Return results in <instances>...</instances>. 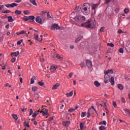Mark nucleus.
Segmentation results:
<instances>
[{"label": "nucleus", "instance_id": "obj_45", "mask_svg": "<svg viewBox=\"0 0 130 130\" xmlns=\"http://www.w3.org/2000/svg\"><path fill=\"white\" fill-rule=\"evenodd\" d=\"M121 102H122V103H125V99H124V98H123V97H122L121 98Z\"/></svg>", "mask_w": 130, "mask_h": 130}, {"label": "nucleus", "instance_id": "obj_48", "mask_svg": "<svg viewBox=\"0 0 130 130\" xmlns=\"http://www.w3.org/2000/svg\"><path fill=\"white\" fill-rule=\"evenodd\" d=\"M113 105L114 106V107H116V106H117V104H116V102L115 101H113Z\"/></svg>", "mask_w": 130, "mask_h": 130}, {"label": "nucleus", "instance_id": "obj_30", "mask_svg": "<svg viewBox=\"0 0 130 130\" xmlns=\"http://www.w3.org/2000/svg\"><path fill=\"white\" fill-rule=\"evenodd\" d=\"M56 57H57V58H58V59H60V60H62V59H63V58L61 56H60V55H59V54H57L56 55Z\"/></svg>", "mask_w": 130, "mask_h": 130}, {"label": "nucleus", "instance_id": "obj_42", "mask_svg": "<svg viewBox=\"0 0 130 130\" xmlns=\"http://www.w3.org/2000/svg\"><path fill=\"white\" fill-rule=\"evenodd\" d=\"M3 13V14H9V13H11V11H10L9 10H6Z\"/></svg>", "mask_w": 130, "mask_h": 130}, {"label": "nucleus", "instance_id": "obj_52", "mask_svg": "<svg viewBox=\"0 0 130 130\" xmlns=\"http://www.w3.org/2000/svg\"><path fill=\"white\" fill-rule=\"evenodd\" d=\"M33 114V110L32 109H30L29 110V115L31 116Z\"/></svg>", "mask_w": 130, "mask_h": 130}, {"label": "nucleus", "instance_id": "obj_12", "mask_svg": "<svg viewBox=\"0 0 130 130\" xmlns=\"http://www.w3.org/2000/svg\"><path fill=\"white\" fill-rule=\"evenodd\" d=\"M86 17L84 16H79V22H85Z\"/></svg>", "mask_w": 130, "mask_h": 130}, {"label": "nucleus", "instance_id": "obj_1", "mask_svg": "<svg viewBox=\"0 0 130 130\" xmlns=\"http://www.w3.org/2000/svg\"><path fill=\"white\" fill-rule=\"evenodd\" d=\"M80 10L84 15L88 16L91 14V5L89 3H84L81 6Z\"/></svg>", "mask_w": 130, "mask_h": 130}, {"label": "nucleus", "instance_id": "obj_23", "mask_svg": "<svg viewBox=\"0 0 130 130\" xmlns=\"http://www.w3.org/2000/svg\"><path fill=\"white\" fill-rule=\"evenodd\" d=\"M35 80H36V77L34 76L30 80V84H34Z\"/></svg>", "mask_w": 130, "mask_h": 130}, {"label": "nucleus", "instance_id": "obj_31", "mask_svg": "<svg viewBox=\"0 0 130 130\" xmlns=\"http://www.w3.org/2000/svg\"><path fill=\"white\" fill-rule=\"evenodd\" d=\"M15 14L16 15H21V14H22V11L20 10H16L15 11Z\"/></svg>", "mask_w": 130, "mask_h": 130}, {"label": "nucleus", "instance_id": "obj_60", "mask_svg": "<svg viewBox=\"0 0 130 130\" xmlns=\"http://www.w3.org/2000/svg\"><path fill=\"white\" fill-rule=\"evenodd\" d=\"M104 27H102L101 28H100V31L101 32H103V31H104Z\"/></svg>", "mask_w": 130, "mask_h": 130}, {"label": "nucleus", "instance_id": "obj_55", "mask_svg": "<svg viewBox=\"0 0 130 130\" xmlns=\"http://www.w3.org/2000/svg\"><path fill=\"white\" fill-rule=\"evenodd\" d=\"M73 75H74V73H71L69 74V78H72V77H73Z\"/></svg>", "mask_w": 130, "mask_h": 130}, {"label": "nucleus", "instance_id": "obj_33", "mask_svg": "<svg viewBox=\"0 0 130 130\" xmlns=\"http://www.w3.org/2000/svg\"><path fill=\"white\" fill-rule=\"evenodd\" d=\"M37 90H38V87L34 86L32 87V91H33V92H36V91H37Z\"/></svg>", "mask_w": 130, "mask_h": 130}, {"label": "nucleus", "instance_id": "obj_29", "mask_svg": "<svg viewBox=\"0 0 130 130\" xmlns=\"http://www.w3.org/2000/svg\"><path fill=\"white\" fill-rule=\"evenodd\" d=\"M8 22H13V21H14V20L13 19V17L8 16Z\"/></svg>", "mask_w": 130, "mask_h": 130}, {"label": "nucleus", "instance_id": "obj_43", "mask_svg": "<svg viewBox=\"0 0 130 130\" xmlns=\"http://www.w3.org/2000/svg\"><path fill=\"white\" fill-rule=\"evenodd\" d=\"M35 39L37 40V41H40V40H39V36L38 35H35Z\"/></svg>", "mask_w": 130, "mask_h": 130}, {"label": "nucleus", "instance_id": "obj_54", "mask_svg": "<svg viewBox=\"0 0 130 130\" xmlns=\"http://www.w3.org/2000/svg\"><path fill=\"white\" fill-rule=\"evenodd\" d=\"M20 33L21 34H25V33H27V30H22Z\"/></svg>", "mask_w": 130, "mask_h": 130}, {"label": "nucleus", "instance_id": "obj_37", "mask_svg": "<svg viewBox=\"0 0 130 130\" xmlns=\"http://www.w3.org/2000/svg\"><path fill=\"white\" fill-rule=\"evenodd\" d=\"M23 14L25 15H29V14H30V11L29 10H24L23 11Z\"/></svg>", "mask_w": 130, "mask_h": 130}, {"label": "nucleus", "instance_id": "obj_6", "mask_svg": "<svg viewBox=\"0 0 130 130\" xmlns=\"http://www.w3.org/2000/svg\"><path fill=\"white\" fill-rule=\"evenodd\" d=\"M54 29H56V30H59V29H60V27H59L58 25L56 24H53L51 27V30H54Z\"/></svg>", "mask_w": 130, "mask_h": 130}, {"label": "nucleus", "instance_id": "obj_44", "mask_svg": "<svg viewBox=\"0 0 130 130\" xmlns=\"http://www.w3.org/2000/svg\"><path fill=\"white\" fill-rule=\"evenodd\" d=\"M124 12L125 14H127V13H128L129 12V10H128V9L125 8L124 10Z\"/></svg>", "mask_w": 130, "mask_h": 130}, {"label": "nucleus", "instance_id": "obj_2", "mask_svg": "<svg viewBox=\"0 0 130 130\" xmlns=\"http://www.w3.org/2000/svg\"><path fill=\"white\" fill-rule=\"evenodd\" d=\"M81 26L85 28H94L95 23L93 20H88L87 22L82 23Z\"/></svg>", "mask_w": 130, "mask_h": 130}, {"label": "nucleus", "instance_id": "obj_11", "mask_svg": "<svg viewBox=\"0 0 130 130\" xmlns=\"http://www.w3.org/2000/svg\"><path fill=\"white\" fill-rule=\"evenodd\" d=\"M70 123L71 122L70 121H64L62 122V125H63V126H69Z\"/></svg>", "mask_w": 130, "mask_h": 130}, {"label": "nucleus", "instance_id": "obj_18", "mask_svg": "<svg viewBox=\"0 0 130 130\" xmlns=\"http://www.w3.org/2000/svg\"><path fill=\"white\" fill-rule=\"evenodd\" d=\"M83 36H80L78 38H77L75 42H76V43H78L79 42H80V41L81 40V39H83Z\"/></svg>", "mask_w": 130, "mask_h": 130}, {"label": "nucleus", "instance_id": "obj_21", "mask_svg": "<svg viewBox=\"0 0 130 130\" xmlns=\"http://www.w3.org/2000/svg\"><path fill=\"white\" fill-rule=\"evenodd\" d=\"M84 125H85V123L81 122L80 123V129H78V130H83V129H84Z\"/></svg>", "mask_w": 130, "mask_h": 130}, {"label": "nucleus", "instance_id": "obj_56", "mask_svg": "<svg viewBox=\"0 0 130 130\" xmlns=\"http://www.w3.org/2000/svg\"><path fill=\"white\" fill-rule=\"evenodd\" d=\"M25 110H27V108L24 107L23 109H21V111L22 112H24V111H25Z\"/></svg>", "mask_w": 130, "mask_h": 130}, {"label": "nucleus", "instance_id": "obj_34", "mask_svg": "<svg viewBox=\"0 0 130 130\" xmlns=\"http://www.w3.org/2000/svg\"><path fill=\"white\" fill-rule=\"evenodd\" d=\"M86 115H87V112H83L81 113V117H82V118H83V117H85V116H86Z\"/></svg>", "mask_w": 130, "mask_h": 130}, {"label": "nucleus", "instance_id": "obj_5", "mask_svg": "<svg viewBox=\"0 0 130 130\" xmlns=\"http://www.w3.org/2000/svg\"><path fill=\"white\" fill-rule=\"evenodd\" d=\"M99 7V4H92L91 6V9L92 11L93 12V13H96V9Z\"/></svg>", "mask_w": 130, "mask_h": 130}, {"label": "nucleus", "instance_id": "obj_7", "mask_svg": "<svg viewBox=\"0 0 130 130\" xmlns=\"http://www.w3.org/2000/svg\"><path fill=\"white\" fill-rule=\"evenodd\" d=\"M123 113H124V115H128V116H130V110L127 109H124Z\"/></svg>", "mask_w": 130, "mask_h": 130}, {"label": "nucleus", "instance_id": "obj_58", "mask_svg": "<svg viewBox=\"0 0 130 130\" xmlns=\"http://www.w3.org/2000/svg\"><path fill=\"white\" fill-rule=\"evenodd\" d=\"M11 61L14 63V62L16 61V58H13L12 59H11Z\"/></svg>", "mask_w": 130, "mask_h": 130}, {"label": "nucleus", "instance_id": "obj_22", "mask_svg": "<svg viewBox=\"0 0 130 130\" xmlns=\"http://www.w3.org/2000/svg\"><path fill=\"white\" fill-rule=\"evenodd\" d=\"M73 94H74V91H71L70 93H67L66 94V96H67V97H72Z\"/></svg>", "mask_w": 130, "mask_h": 130}, {"label": "nucleus", "instance_id": "obj_4", "mask_svg": "<svg viewBox=\"0 0 130 130\" xmlns=\"http://www.w3.org/2000/svg\"><path fill=\"white\" fill-rule=\"evenodd\" d=\"M18 6V4L17 3H12V4H7L5 5V7L6 8H15V7H17Z\"/></svg>", "mask_w": 130, "mask_h": 130}, {"label": "nucleus", "instance_id": "obj_10", "mask_svg": "<svg viewBox=\"0 0 130 130\" xmlns=\"http://www.w3.org/2000/svg\"><path fill=\"white\" fill-rule=\"evenodd\" d=\"M104 78H105V83H106V84H107V83H109V82H110V77L109 76L107 77L105 75Z\"/></svg>", "mask_w": 130, "mask_h": 130}, {"label": "nucleus", "instance_id": "obj_32", "mask_svg": "<svg viewBox=\"0 0 130 130\" xmlns=\"http://www.w3.org/2000/svg\"><path fill=\"white\" fill-rule=\"evenodd\" d=\"M107 122H106V121H103L99 123L100 125H102V124H104V125H106Z\"/></svg>", "mask_w": 130, "mask_h": 130}, {"label": "nucleus", "instance_id": "obj_35", "mask_svg": "<svg viewBox=\"0 0 130 130\" xmlns=\"http://www.w3.org/2000/svg\"><path fill=\"white\" fill-rule=\"evenodd\" d=\"M34 97L36 100H38V99H39V94L36 93L34 94Z\"/></svg>", "mask_w": 130, "mask_h": 130}, {"label": "nucleus", "instance_id": "obj_27", "mask_svg": "<svg viewBox=\"0 0 130 130\" xmlns=\"http://www.w3.org/2000/svg\"><path fill=\"white\" fill-rule=\"evenodd\" d=\"M30 3H31V4H32L34 6H36V7H37V3H36V0H33V1L30 0Z\"/></svg>", "mask_w": 130, "mask_h": 130}, {"label": "nucleus", "instance_id": "obj_53", "mask_svg": "<svg viewBox=\"0 0 130 130\" xmlns=\"http://www.w3.org/2000/svg\"><path fill=\"white\" fill-rule=\"evenodd\" d=\"M110 2H111V0H105V4H108L110 3Z\"/></svg>", "mask_w": 130, "mask_h": 130}, {"label": "nucleus", "instance_id": "obj_62", "mask_svg": "<svg viewBox=\"0 0 130 130\" xmlns=\"http://www.w3.org/2000/svg\"><path fill=\"white\" fill-rule=\"evenodd\" d=\"M118 33H119V34H120L121 33H123V31H122L121 29H119L118 31Z\"/></svg>", "mask_w": 130, "mask_h": 130}, {"label": "nucleus", "instance_id": "obj_14", "mask_svg": "<svg viewBox=\"0 0 130 130\" xmlns=\"http://www.w3.org/2000/svg\"><path fill=\"white\" fill-rule=\"evenodd\" d=\"M60 86V84L59 83H56V84L54 85L53 86L52 88V90H56L58 87Z\"/></svg>", "mask_w": 130, "mask_h": 130}, {"label": "nucleus", "instance_id": "obj_36", "mask_svg": "<svg viewBox=\"0 0 130 130\" xmlns=\"http://www.w3.org/2000/svg\"><path fill=\"white\" fill-rule=\"evenodd\" d=\"M3 70H6V63L5 62L2 63V64L1 65Z\"/></svg>", "mask_w": 130, "mask_h": 130}, {"label": "nucleus", "instance_id": "obj_47", "mask_svg": "<svg viewBox=\"0 0 130 130\" xmlns=\"http://www.w3.org/2000/svg\"><path fill=\"white\" fill-rule=\"evenodd\" d=\"M22 42H23V40H21V41H18L17 43V45H21V43H22Z\"/></svg>", "mask_w": 130, "mask_h": 130}, {"label": "nucleus", "instance_id": "obj_39", "mask_svg": "<svg viewBox=\"0 0 130 130\" xmlns=\"http://www.w3.org/2000/svg\"><path fill=\"white\" fill-rule=\"evenodd\" d=\"M38 114H39V113H37V112H35L34 114H32V117H36V116H37V115H38Z\"/></svg>", "mask_w": 130, "mask_h": 130}, {"label": "nucleus", "instance_id": "obj_28", "mask_svg": "<svg viewBox=\"0 0 130 130\" xmlns=\"http://www.w3.org/2000/svg\"><path fill=\"white\" fill-rule=\"evenodd\" d=\"M118 88L119 90H123V85H122V84H118Z\"/></svg>", "mask_w": 130, "mask_h": 130}, {"label": "nucleus", "instance_id": "obj_8", "mask_svg": "<svg viewBox=\"0 0 130 130\" xmlns=\"http://www.w3.org/2000/svg\"><path fill=\"white\" fill-rule=\"evenodd\" d=\"M86 66L88 67V69H91L92 68V62L90 60H86Z\"/></svg>", "mask_w": 130, "mask_h": 130}, {"label": "nucleus", "instance_id": "obj_41", "mask_svg": "<svg viewBox=\"0 0 130 130\" xmlns=\"http://www.w3.org/2000/svg\"><path fill=\"white\" fill-rule=\"evenodd\" d=\"M107 46H110V47H114V44H112V43H108L107 44Z\"/></svg>", "mask_w": 130, "mask_h": 130}, {"label": "nucleus", "instance_id": "obj_38", "mask_svg": "<svg viewBox=\"0 0 130 130\" xmlns=\"http://www.w3.org/2000/svg\"><path fill=\"white\" fill-rule=\"evenodd\" d=\"M99 128L100 130H105V129H106V127H105L104 126H101L99 127Z\"/></svg>", "mask_w": 130, "mask_h": 130}, {"label": "nucleus", "instance_id": "obj_51", "mask_svg": "<svg viewBox=\"0 0 130 130\" xmlns=\"http://www.w3.org/2000/svg\"><path fill=\"white\" fill-rule=\"evenodd\" d=\"M119 52H120V53H123V49L122 48H120V49H119Z\"/></svg>", "mask_w": 130, "mask_h": 130}, {"label": "nucleus", "instance_id": "obj_61", "mask_svg": "<svg viewBox=\"0 0 130 130\" xmlns=\"http://www.w3.org/2000/svg\"><path fill=\"white\" fill-rule=\"evenodd\" d=\"M104 108L106 109V110H107V109L106 108V107H107L106 102H104Z\"/></svg>", "mask_w": 130, "mask_h": 130}, {"label": "nucleus", "instance_id": "obj_20", "mask_svg": "<svg viewBox=\"0 0 130 130\" xmlns=\"http://www.w3.org/2000/svg\"><path fill=\"white\" fill-rule=\"evenodd\" d=\"M110 83H111V84L112 85H114V84H115V82H114V77H112L111 78H110Z\"/></svg>", "mask_w": 130, "mask_h": 130}, {"label": "nucleus", "instance_id": "obj_25", "mask_svg": "<svg viewBox=\"0 0 130 130\" xmlns=\"http://www.w3.org/2000/svg\"><path fill=\"white\" fill-rule=\"evenodd\" d=\"M12 116L14 118V119H15V120H18V115L15 114H12Z\"/></svg>", "mask_w": 130, "mask_h": 130}, {"label": "nucleus", "instance_id": "obj_26", "mask_svg": "<svg viewBox=\"0 0 130 130\" xmlns=\"http://www.w3.org/2000/svg\"><path fill=\"white\" fill-rule=\"evenodd\" d=\"M94 84L96 87H100V83H99V82H98V81H95Z\"/></svg>", "mask_w": 130, "mask_h": 130}, {"label": "nucleus", "instance_id": "obj_16", "mask_svg": "<svg viewBox=\"0 0 130 130\" xmlns=\"http://www.w3.org/2000/svg\"><path fill=\"white\" fill-rule=\"evenodd\" d=\"M29 20H30L29 22H33L35 20V16H28Z\"/></svg>", "mask_w": 130, "mask_h": 130}, {"label": "nucleus", "instance_id": "obj_9", "mask_svg": "<svg viewBox=\"0 0 130 130\" xmlns=\"http://www.w3.org/2000/svg\"><path fill=\"white\" fill-rule=\"evenodd\" d=\"M56 69H57V67L55 66L54 65H52V66H51V68L50 69V72H55V71H56Z\"/></svg>", "mask_w": 130, "mask_h": 130}, {"label": "nucleus", "instance_id": "obj_63", "mask_svg": "<svg viewBox=\"0 0 130 130\" xmlns=\"http://www.w3.org/2000/svg\"><path fill=\"white\" fill-rule=\"evenodd\" d=\"M47 17L49 19H50L51 18L50 14H49V12L47 13Z\"/></svg>", "mask_w": 130, "mask_h": 130}, {"label": "nucleus", "instance_id": "obj_57", "mask_svg": "<svg viewBox=\"0 0 130 130\" xmlns=\"http://www.w3.org/2000/svg\"><path fill=\"white\" fill-rule=\"evenodd\" d=\"M75 110H76V109H70L68 110V111L69 112H73V111H75Z\"/></svg>", "mask_w": 130, "mask_h": 130}, {"label": "nucleus", "instance_id": "obj_49", "mask_svg": "<svg viewBox=\"0 0 130 130\" xmlns=\"http://www.w3.org/2000/svg\"><path fill=\"white\" fill-rule=\"evenodd\" d=\"M125 16L124 14H118V17L119 18H121V17H124Z\"/></svg>", "mask_w": 130, "mask_h": 130}, {"label": "nucleus", "instance_id": "obj_59", "mask_svg": "<svg viewBox=\"0 0 130 130\" xmlns=\"http://www.w3.org/2000/svg\"><path fill=\"white\" fill-rule=\"evenodd\" d=\"M115 11L116 12V13H118L119 12V8H117L115 9Z\"/></svg>", "mask_w": 130, "mask_h": 130}, {"label": "nucleus", "instance_id": "obj_64", "mask_svg": "<svg viewBox=\"0 0 130 130\" xmlns=\"http://www.w3.org/2000/svg\"><path fill=\"white\" fill-rule=\"evenodd\" d=\"M81 64H82V68H83L84 67H86V64H85V62H82L81 63Z\"/></svg>", "mask_w": 130, "mask_h": 130}, {"label": "nucleus", "instance_id": "obj_50", "mask_svg": "<svg viewBox=\"0 0 130 130\" xmlns=\"http://www.w3.org/2000/svg\"><path fill=\"white\" fill-rule=\"evenodd\" d=\"M38 84L39 85V86H43L44 85V82H42L41 81H40L38 82Z\"/></svg>", "mask_w": 130, "mask_h": 130}, {"label": "nucleus", "instance_id": "obj_13", "mask_svg": "<svg viewBox=\"0 0 130 130\" xmlns=\"http://www.w3.org/2000/svg\"><path fill=\"white\" fill-rule=\"evenodd\" d=\"M105 75H108V74H113V70L112 69H108V71L104 72Z\"/></svg>", "mask_w": 130, "mask_h": 130}, {"label": "nucleus", "instance_id": "obj_15", "mask_svg": "<svg viewBox=\"0 0 130 130\" xmlns=\"http://www.w3.org/2000/svg\"><path fill=\"white\" fill-rule=\"evenodd\" d=\"M125 49L127 52H130V44H126Z\"/></svg>", "mask_w": 130, "mask_h": 130}, {"label": "nucleus", "instance_id": "obj_46", "mask_svg": "<svg viewBox=\"0 0 130 130\" xmlns=\"http://www.w3.org/2000/svg\"><path fill=\"white\" fill-rule=\"evenodd\" d=\"M24 125H25L26 127H29V122H24Z\"/></svg>", "mask_w": 130, "mask_h": 130}, {"label": "nucleus", "instance_id": "obj_24", "mask_svg": "<svg viewBox=\"0 0 130 130\" xmlns=\"http://www.w3.org/2000/svg\"><path fill=\"white\" fill-rule=\"evenodd\" d=\"M74 20H75L76 22H80L79 16H76L74 18Z\"/></svg>", "mask_w": 130, "mask_h": 130}, {"label": "nucleus", "instance_id": "obj_17", "mask_svg": "<svg viewBox=\"0 0 130 130\" xmlns=\"http://www.w3.org/2000/svg\"><path fill=\"white\" fill-rule=\"evenodd\" d=\"M40 113H42L43 115H47L48 114V110H45V111H42L40 112Z\"/></svg>", "mask_w": 130, "mask_h": 130}, {"label": "nucleus", "instance_id": "obj_40", "mask_svg": "<svg viewBox=\"0 0 130 130\" xmlns=\"http://www.w3.org/2000/svg\"><path fill=\"white\" fill-rule=\"evenodd\" d=\"M23 19L24 21H29V16L28 17L24 16Z\"/></svg>", "mask_w": 130, "mask_h": 130}, {"label": "nucleus", "instance_id": "obj_3", "mask_svg": "<svg viewBox=\"0 0 130 130\" xmlns=\"http://www.w3.org/2000/svg\"><path fill=\"white\" fill-rule=\"evenodd\" d=\"M44 20V19L42 16H37L36 17V22H37V23H39V24H41V25L43 24Z\"/></svg>", "mask_w": 130, "mask_h": 130}, {"label": "nucleus", "instance_id": "obj_19", "mask_svg": "<svg viewBox=\"0 0 130 130\" xmlns=\"http://www.w3.org/2000/svg\"><path fill=\"white\" fill-rule=\"evenodd\" d=\"M20 54V52L16 51L15 53H12L11 55L12 56H18Z\"/></svg>", "mask_w": 130, "mask_h": 130}]
</instances>
